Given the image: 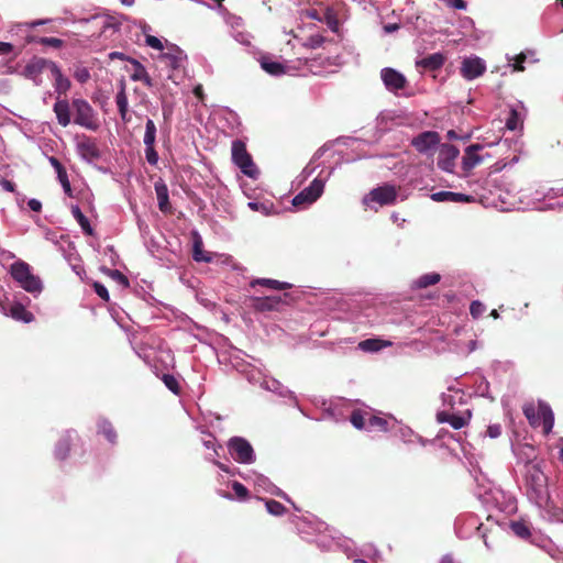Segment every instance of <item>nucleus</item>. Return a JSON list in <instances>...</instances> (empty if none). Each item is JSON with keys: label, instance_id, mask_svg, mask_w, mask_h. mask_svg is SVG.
I'll use <instances>...</instances> for the list:
<instances>
[{"label": "nucleus", "instance_id": "nucleus-63", "mask_svg": "<svg viewBox=\"0 0 563 563\" xmlns=\"http://www.w3.org/2000/svg\"><path fill=\"white\" fill-rule=\"evenodd\" d=\"M194 95L199 99V100H203L205 98V93H203V89H202V86L201 85H197L195 88H194Z\"/></svg>", "mask_w": 563, "mask_h": 563}, {"label": "nucleus", "instance_id": "nucleus-41", "mask_svg": "<svg viewBox=\"0 0 563 563\" xmlns=\"http://www.w3.org/2000/svg\"><path fill=\"white\" fill-rule=\"evenodd\" d=\"M350 421L356 429H367V420H365L362 411L360 410H354L351 413Z\"/></svg>", "mask_w": 563, "mask_h": 563}, {"label": "nucleus", "instance_id": "nucleus-15", "mask_svg": "<svg viewBox=\"0 0 563 563\" xmlns=\"http://www.w3.org/2000/svg\"><path fill=\"white\" fill-rule=\"evenodd\" d=\"M192 240V258L196 262L210 263L213 260V254L203 250V242L197 231L191 233Z\"/></svg>", "mask_w": 563, "mask_h": 563}, {"label": "nucleus", "instance_id": "nucleus-57", "mask_svg": "<svg viewBox=\"0 0 563 563\" xmlns=\"http://www.w3.org/2000/svg\"><path fill=\"white\" fill-rule=\"evenodd\" d=\"M303 14H305V16H307L311 20H317L320 22H322V19H323V16H321L316 9H307L303 11Z\"/></svg>", "mask_w": 563, "mask_h": 563}, {"label": "nucleus", "instance_id": "nucleus-8", "mask_svg": "<svg viewBox=\"0 0 563 563\" xmlns=\"http://www.w3.org/2000/svg\"><path fill=\"white\" fill-rule=\"evenodd\" d=\"M398 196L396 186L384 184L377 188L372 189L364 198V203L368 205L369 201L377 202L379 206L394 205Z\"/></svg>", "mask_w": 563, "mask_h": 563}, {"label": "nucleus", "instance_id": "nucleus-30", "mask_svg": "<svg viewBox=\"0 0 563 563\" xmlns=\"http://www.w3.org/2000/svg\"><path fill=\"white\" fill-rule=\"evenodd\" d=\"M510 529L511 531L521 539H528L531 537V531L529 525L523 521H511L510 522Z\"/></svg>", "mask_w": 563, "mask_h": 563}, {"label": "nucleus", "instance_id": "nucleus-64", "mask_svg": "<svg viewBox=\"0 0 563 563\" xmlns=\"http://www.w3.org/2000/svg\"><path fill=\"white\" fill-rule=\"evenodd\" d=\"M398 27H399L398 24H387L384 26L385 31L388 33L398 30Z\"/></svg>", "mask_w": 563, "mask_h": 563}, {"label": "nucleus", "instance_id": "nucleus-61", "mask_svg": "<svg viewBox=\"0 0 563 563\" xmlns=\"http://www.w3.org/2000/svg\"><path fill=\"white\" fill-rule=\"evenodd\" d=\"M249 207L253 210V211H263V212H266L267 211V208L265 205L263 203H258V202H249Z\"/></svg>", "mask_w": 563, "mask_h": 563}, {"label": "nucleus", "instance_id": "nucleus-14", "mask_svg": "<svg viewBox=\"0 0 563 563\" xmlns=\"http://www.w3.org/2000/svg\"><path fill=\"white\" fill-rule=\"evenodd\" d=\"M1 311L5 316H10L12 319L16 321H22L24 323H30L33 321L34 316L30 312L22 303L14 302L9 308L5 306H1Z\"/></svg>", "mask_w": 563, "mask_h": 563}, {"label": "nucleus", "instance_id": "nucleus-40", "mask_svg": "<svg viewBox=\"0 0 563 563\" xmlns=\"http://www.w3.org/2000/svg\"><path fill=\"white\" fill-rule=\"evenodd\" d=\"M133 65L135 66V71L132 75L133 80L144 81L146 85H151V79L145 70V68L137 60H133Z\"/></svg>", "mask_w": 563, "mask_h": 563}, {"label": "nucleus", "instance_id": "nucleus-34", "mask_svg": "<svg viewBox=\"0 0 563 563\" xmlns=\"http://www.w3.org/2000/svg\"><path fill=\"white\" fill-rule=\"evenodd\" d=\"M92 21L97 22L101 29L102 32H106L108 29L117 30L118 23L114 18L108 16V15H95L92 18Z\"/></svg>", "mask_w": 563, "mask_h": 563}, {"label": "nucleus", "instance_id": "nucleus-46", "mask_svg": "<svg viewBox=\"0 0 563 563\" xmlns=\"http://www.w3.org/2000/svg\"><path fill=\"white\" fill-rule=\"evenodd\" d=\"M441 154L445 155V157L449 159H455L459 156L460 151L454 145L444 144L442 145Z\"/></svg>", "mask_w": 563, "mask_h": 563}, {"label": "nucleus", "instance_id": "nucleus-19", "mask_svg": "<svg viewBox=\"0 0 563 563\" xmlns=\"http://www.w3.org/2000/svg\"><path fill=\"white\" fill-rule=\"evenodd\" d=\"M434 201H451V202H473L475 198L473 196L453 192V191H439L431 195Z\"/></svg>", "mask_w": 563, "mask_h": 563}, {"label": "nucleus", "instance_id": "nucleus-3", "mask_svg": "<svg viewBox=\"0 0 563 563\" xmlns=\"http://www.w3.org/2000/svg\"><path fill=\"white\" fill-rule=\"evenodd\" d=\"M75 111L74 122L87 130L96 131L99 129L100 123L98 115L93 108L85 99H74L71 102Z\"/></svg>", "mask_w": 563, "mask_h": 563}, {"label": "nucleus", "instance_id": "nucleus-47", "mask_svg": "<svg viewBox=\"0 0 563 563\" xmlns=\"http://www.w3.org/2000/svg\"><path fill=\"white\" fill-rule=\"evenodd\" d=\"M232 489L240 499L249 496V489L240 482H233Z\"/></svg>", "mask_w": 563, "mask_h": 563}, {"label": "nucleus", "instance_id": "nucleus-20", "mask_svg": "<svg viewBox=\"0 0 563 563\" xmlns=\"http://www.w3.org/2000/svg\"><path fill=\"white\" fill-rule=\"evenodd\" d=\"M115 104L118 107L120 117L122 121L128 122L129 118V101L125 92V82L123 80L120 81L119 91L115 95Z\"/></svg>", "mask_w": 563, "mask_h": 563}, {"label": "nucleus", "instance_id": "nucleus-54", "mask_svg": "<svg viewBox=\"0 0 563 563\" xmlns=\"http://www.w3.org/2000/svg\"><path fill=\"white\" fill-rule=\"evenodd\" d=\"M203 445L208 449V450H212L214 452V454L217 456H219V453L217 451V440L214 437H212L211 434L208 435L207 439L203 440Z\"/></svg>", "mask_w": 563, "mask_h": 563}, {"label": "nucleus", "instance_id": "nucleus-27", "mask_svg": "<svg viewBox=\"0 0 563 563\" xmlns=\"http://www.w3.org/2000/svg\"><path fill=\"white\" fill-rule=\"evenodd\" d=\"M71 214L75 218V220L78 222V224L80 225L84 233H86L87 235L93 234V229L91 228L88 218L81 212V210L78 206L71 207Z\"/></svg>", "mask_w": 563, "mask_h": 563}, {"label": "nucleus", "instance_id": "nucleus-53", "mask_svg": "<svg viewBox=\"0 0 563 563\" xmlns=\"http://www.w3.org/2000/svg\"><path fill=\"white\" fill-rule=\"evenodd\" d=\"M501 434V426L499 423H494L488 426L487 435L492 439H496Z\"/></svg>", "mask_w": 563, "mask_h": 563}, {"label": "nucleus", "instance_id": "nucleus-9", "mask_svg": "<svg viewBox=\"0 0 563 563\" xmlns=\"http://www.w3.org/2000/svg\"><path fill=\"white\" fill-rule=\"evenodd\" d=\"M548 478L538 464L526 466V484L539 497L547 488Z\"/></svg>", "mask_w": 563, "mask_h": 563}, {"label": "nucleus", "instance_id": "nucleus-58", "mask_svg": "<svg viewBox=\"0 0 563 563\" xmlns=\"http://www.w3.org/2000/svg\"><path fill=\"white\" fill-rule=\"evenodd\" d=\"M29 208L34 212H40L42 210V202L35 198H32L27 201Z\"/></svg>", "mask_w": 563, "mask_h": 563}, {"label": "nucleus", "instance_id": "nucleus-7", "mask_svg": "<svg viewBox=\"0 0 563 563\" xmlns=\"http://www.w3.org/2000/svg\"><path fill=\"white\" fill-rule=\"evenodd\" d=\"M229 450L233 459L242 464L254 462V451L250 442L243 438H232L229 441Z\"/></svg>", "mask_w": 563, "mask_h": 563}, {"label": "nucleus", "instance_id": "nucleus-50", "mask_svg": "<svg viewBox=\"0 0 563 563\" xmlns=\"http://www.w3.org/2000/svg\"><path fill=\"white\" fill-rule=\"evenodd\" d=\"M46 71H49L54 80L57 79V77L62 76V70L59 66L52 60H46Z\"/></svg>", "mask_w": 563, "mask_h": 563}, {"label": "nucleus", "instance_id": "nucleus-37", "mask_svg": "<svg viewBox=\"0 0 563 563\" xmlns=\"http://www.w3.org/2000/svg\"><path fill=\"white\" fill-rule=\"evenodd\" d=\"M265 506L267 511L273 516H283L287 511L286 507L275 499L266 500Z\"/></svg>", "mask_w": 563, "mask_h": 563}, {"label": "nucleus", "instance_id": "nucleus-25", "mask_svg": "<svg viewBox=\"0 0 563 563\" xmlns=\"http://www.w3.org/2000/svg\"><path fill=\"white\" fill-rule=\"evenodd\" d=\"M250 285L252 287L261 285V286H264V287H267L271 289H275V290H287L292 287V285L289 283L279 282V280L271 279V278H257V279L252 280Z\"/></svg>", "mask_w": 563, "mask_h": 563}, {"label": "nucleus", "instance_id": "nucleus-32", "mask_svg": "<svg viewBox=\"0 0 563 563\" xmlns=\"http://www.w3.org/2000/svg\"><path fill=\"white\" fill-rule=\"evenodd\" d=\"M322 21L327 23L332 32L336 33L339 31V20L333 9H325Z\"/></svg>", "mask_w": 563, "mask_h": 563}, {"label": "nucleus", "instance_id": "nucleus-6", "mask_svg": "<svg viewBox=\"0 0 563 563\" xmlns=\"http://www.w3.org/2000/svg\"><path fill=\"white\" fill-rule=\"evenodd\" d=\"M291 296L284 294L283 296L252 297L250 299L251 307L258 312L277 311L282 305H289Z\"/></svg>", "mask_w": 563, "mask_h": 563}, {"label": "nucleus", "instance_id": "nucleus-4", "mask_svg": "<svg viewBox=\"0 0 563 563\" xmlns=\"http://www.w3.org/2000/svg\"><path fill=\"white\" fill-rule=\"evenodd\" d=\"M232 161L249 177H255L258 173L245 143L241 140L232 142Z\"/></svg>", "mask_w": 563, "mask_h": 563}, {"label": "nucleus", "instance_id": "nucleus-17", "mask_svg": "<svg viewBox=\"0 0 563 563\" xmlns=\"http://www.w3.org/2000/svg\"><path fill=\"white\" fill-rule=\"evenodd\" d=\"M53 110L56 114L57 122L62 126L66 128L69 125L71 121L70 106L66 99H57V101L54 103Z\"/></svg>", "mask_w": 563, "mask_h": 563}, {"label": "nucleus", "instance_id": "nucleus-33", "mask_svg": "<svg viewBox=\"0 0 563 563\" xmlns=\"http://www.w3.org/2000/svg\"><path fill=\"white\" fill-rule=\"evenodd\" d=\"M69 439L70 433L68 432L67 435L63 439H60L55 448V456L58 460L66 459L68 451H69Z\"/></svg>", "mask_w": 563, "mask_h": 563}, {"label": "nucleus", "instance_id": "nucleus-36", "mask_svg": "<svg viewBox=\"0 0 563 563\" xmlns=\"http://www.w3.org/2000/svg\"><path fill=\"white\" fill-rule=\"evenodd\" d=\"M367 429L368 430L378 429V430L385 432L388 430V421L382 417L371 416L367 419Z\"/></svg>", "mask_w": 563, "mask_h": 563}, {"label": "nucleus", "instance_id": "nucleus-43", "mask_svg": "<svg viewBox=\"0 0 563 563\" xmlns=\"http://www.w3.org/2000/svg\"><path fill=\"white\" fill-rule=\"evenodd\" d=\"M519 124H520L519 113L515 109H511L508 118L506 119V128L510 131H515L518 129Z\"/></svg>", "mask_w": 563, "mask_h": 563}, {"label": "nucleus", "instance_id": "nucleus-39", "mask_svg": "<svg viewBox=\"0 0 563 563\" xmlns=\"http://www.w3.org/2000/svg\"><path fill=\"white\" fill-rule=\"evenodd\" d=\"M466 415V417H463L452 413L449 424L455 430L462 429L468 423V420L471 419V411L467 410Z\"/></svg>", "mask_w": 563, "mask_h": 563}, {"label": "nucleus", "instance_id": "nucleus-13", "mask_svg": "<svg viewBox=\"0 0 563 563\" xmlns=\"http://www.w3.org/2000/svg\"><path fill=\"white\" fill-rule=\"evenodd\" d=\"M445 55L433 53L416 62V67L421 71H433L440 69L445 63Z\"/></svg>", "mask_w": 563, "mask_h": 563}, {"label": "nucleus", "instance_id": "nucleus-44", "mask_svg": "<svg viewBox=\"0 0 563 563\" xmlns=\"http://www.w3.org/2000/svg\"><path fill=\"white\" fill-rule=\"evenodd\" d=\"M325 42V37L320 34H314L309 36L303 43L305 47L308 48H317L320 47Z\"/></svg>", "mask_w": 563, "mask_h": 563}, {"label": "nucleus", "instance_id": "nucleus-21", "mask_svg": "<svg viewBox=\"0 0 563 563\" xmlns=\"http://www.w3.org/2000/svg\"><path fill=\"white\" fill-rule=\"evenodd\" d=\"M78 152L81 157L87 161H92L100 157V151L97 144L89 139H85L78 143Z\"/></svg>", "mask_w": 563, "mask_h": 563}, {"label": "nucleus", "instance_id": "nucleus-59", "mask_svg": "<svg viewBox=\"0 0 563 563\" xmlns=\"http://www.w3.org/2000/svg\"><path fill=\"white\" fill-rule=\"evenodd\" d=\"M451 416H452V413H450L448 411H440L437 413V420L440 423H449Z\"/></svg>", "mask_w": 563, "mask_h": 563}, {"label": "nucleus", "instance_id": "nucleus-26", "mask_svg": "<svg viewBox=\"0 0 563 563\" xmlns=\"http://www.w3.org/2000/svg\"><path fill=\"white\" fill-rule=\"evenodd\" d=\"M261 67L272 76H280L286 73V67L279 62L272 60L268 57H263L261 59Z\"/></svg>", "mask_w": 563, "mask_h": 563}, {"label": "nucleus", "instance_id": "nucleus-52", "mask_svg": "<svg viewBox=\"0 0 563 563\" xmlns=\"http://www.w3.org/2000/svg\"><path fill=\"white\" fill-rule=\"evenodd\" d=\"M93 288H95V291L96 294L103 300L108 301L109 300V291L108 289L106 288L104 285L100 284V283H95L93 285Z\"/></svg>", "mask_w": 563, "mask_h": 563}, {"label": "nucleus", "instance_id": "nucleus-23", "mask_svg": "<svg viewBox=\"0 0 563 563\" xmlns=\"http://www.w3.org/2000/svg\"><path fill=\"white\" fill-rule=\"evenodd\" d=\"M155 192L158 201V208L162 212L170 211V203L168 200V189L163 180L155 183Z\"/></svg>", "mask_w": 563, "mask_h": 563}, {"label": "nucleus", "instance_id": "nucleus-56", "mask_svg": "<svg viewBox=\"0 0 563 563\" xmlns=\"http://www.w3.org/2000/svg\"><path fill=\"white\" fill-rule=\"evenodd\" d=\"M89 77L90 74L86 68L78 69L75 73V78L81 84L86 82L89 79Z\"/></svg>", "mask_w": 563, "mask_h": 563}, {"label": "nucleus", "instance_id": "nucleus-31", "mask_svg": "<svg viewBox=\"0 0 563 563\" xmlns=\"http://www.w3.org/2000/svg\"><path fill=\"white\" fill-rule=\"evenodd\" d=\"M391 345V342L389 341H380L377 339H367L360 343V347L364 351H371V352H377L384 346Z\"/></svg>", "mask_w": 563, "mask_h": 563}, {"label": "nucleus", "instance_id": "nucleus-35", "mask_svg": "<svg viewBox=\"0 0 563 563\" xmlns=\"http://www.w3.org/2000/svg\"><path fill=\"white\" fill-rule=\"evenodd\" d=\"M156 126L153 120L147 119L145 125L144 144L145 146H152L155 143Z\"/></svg>", "mask_w": 563, "mask_h": 563}, {"label": "nucleus", "instance_id": "nucleus-22", "mask_svg": "<svg viewBox=\"0 0 563 563\" xmlns=\"http://www.w3.org/2000/svg\"><path fill=\"white\" fill-rule=\"evenodd\" d=\"M538 415L542 419L543 432L549 434L554 426V415L550 406L545 402H540L538 406Z\"/></svg>", "mask_w": 563, "mask_h": 563}, {"label": "nucleus", "instance_id": "nucleus-24", "mask_svg": "<svg viewBox=\"0 0 563 563\" xmlns=\"http://www.w3.org/2000/svg\"><path fill=\"white\" fill-rule=\"evenodd\" d=\"M48 162L53 166V168L55 169V172L57 174V178H58V180H59L64 191L65 192H70V190H71L70 183H69V179H68V176H67V172L64 168V166L62 165V163L56 157H54V156H51L48 158Z\"/></svg>", "mask_w": 563, "mask_h": 563}, {"label": "nucleus", "instance_id": "nucleus-28", "mask_svg": "<svg viewBox=\"0 0 563 563\" xmlns=\"http://www.w3.org/2000/svg\"><path fill=\"white\" fill-rule=\"evenodd\" d=\"M142 30L145 35V43L148 47H151L155 51H159V52L164 49L165 45H164L163 40L148 34V32L151 31V27L146 23L142 24Z\"/></svg>", "mask_w": 563, "mask_h": 563}, {"label": "nucleus", "instance_id": "nucleus-49", "mask_svg": "<svg viewBox=\"0 0 563 563\" xmlns=\"http://www.w3.org/2000/svg\"><path fill=\"white\" fill-rule=\"evenodd\" d=\"M109 275H110V277L113 280H115L117 283H119L123 287H128L129 286L128 278L120 271H118V269L109 271Z\"/></svg>", "mask_w": 563, "mask_h": 563}, {"label": "nucleus", "instance_id": "nucleus-62", "mask_svg": "<svg viewBox=\"0 0 563 563\" xmlns=\"http://www.w3.org/2000/svg\"><path fill=\"white\" fill-rule=\"evenodd\" d=\"M12 51V45L10 43L0 42V55L9 54Z\"/></svg>", "mask_w": 563, "mask_h": 563}, {"label": "nucleus", "instance_id": "nucleus-2", "mask_svg": "<svg viewBox=\"0 0 563 563\" xmlns=\"http://www.w3.org/2000/svg\"><path fill=\"white\" fill-rule=\"evenodd\" d=\"M156 375L162 378L166 387L176 394V377L173 373L175 357L170 350H159L156 355Z\"/></svg>", "mask_w": 563, "mask_h": 563}, {"label": "nucleus", "instance_id": "nucleus-60", "mask_svg": "<svg viewBox=\"0 0 563 563\" xmlns=\"http://www.w3.org/2000/svg\"><path fill=\"white\" fill-rule=\"evenodd\" d=\"M2 188L8 191V192H13L14 191V184L10 180H7V179H2L0 181Z\"/></svg>", "mask_w": 563, "mask_h": 563}, {"label": "nucleus", "instance_id": "nucleus-16", "mask_svg": "<svg viewBox=\"0 0 563 563\" xmlns=\"http://www.w3.org/2000/svg\"><path fill=\"white\" fill-rule=\"evenodd\" d=\"M46 60L44 58L32 59L24 68L25 76L32 79L35 85H41V74L46 71Z\"/></svg>", "mask_w": 563, "mask_h": 563}, {"label": "nucleus", "instance_id": "nucleus-45", "mask_svg": "<svg viewBox=\"0 0 563 563\" xmlns=\"http://www.w3.org/2000/svg\"><path fill=\"white\" fill-rule=\"evenodd\" d=\"M485 310V306L478 300L473 301L470 306V313L474 319L479 318Z\"/></svg>", "mask_w": 563, "mask_h": 563}, {"label": "nucleus", "instance_id": "nucleus-12", "mask_svg": "<svg viewBox=\"0 0 563 563\" xmlns=\"http://www.w3.org/2000/svg\"><path fill=\"white\" fill-rule=\"evenodd\" d=\"M440 142V135L434 131H427L416 136L411 144L420 153L429 151Z\"/></svg>", "mask_w": 563, "mask_h": 563}, {"label": "nucleus", "instance_id": "nucleus-1", "mask_svg": "<svg viewBox=\"0 0 563 563\" xmlns=\"http://www.w3.org/2000/svg\"><path fill=\"white\" fill-rule=\"evenodd\" d=\"M12 278L30 294H40L43 289L40 277L31 273V267L23 261L14 262L10 267Z\"/></svg>", "mask_w": 563, "mask_h": 563}, {"label": "nucleus", "instance_id": "nucleus-51", "mask_svg": "<svg viewBox=\"0 0 563 563\" xmlns=\"http://www.w3.org/2000/svg\"><path fill=\"white\" fill-rule=\"evenodd\" d=\"M145 155L146 159L151 165H155L158 162V155L156 151L154 150V145L152 146H145Z\"/></svg>", "mask_w": 563, "mask_h": 563}, {"label": "nucleus", "instance_id": "nucleus-29", "mask_svg": "<svg viewBox=\"0 0 563 563\" xmlns=\"http://www.w3.org/2000/svg\"><path fill=\"white\" fill-rule=\"evenodd\" d=\"M441 280V276L438 273H429L420 276L416 282V288L422 289L429 286L435 285Z\"/></svg>", "mask_w": 563, "mask_h": 563}, {"label": "nucleus", "instance_id": "nucleus-11", "mask_svg": "<svg viewBox=\"0 0 563 563\" xmlns=\"http://www.w3.org/2000/svg\"><path fill=\"white\" fill-rule=\"evenodd\" d=\"M485 70L486 65L479 57L465 58L462 62L461 75L467 80H473L482 76Z\"/></svg>", "mask_w": 563, "mask_h": 563}, {"label": "nucleus", "instance_id": "nucleus-5", "mask_svg": "<svg viewBox=\"0 0 563 563\" xmlns=\"http://www.w3.org/2000/svg\"><path fill=\"white\" fill-rule=\"evenodd\" d=\"M323 190L324 180L320 178H314L308 187L302 189L292 198V206L303 208L308 205H311L314 201H317L318 198L321 197Z\"/></svg>", "mask_w": 563, "mask_h": 563}, {"label": "nucleus", "instance_id": "nucleus-55", "mask_svg": "<svg viewBox=\"0 0 563 563\" xmlns=\"http://www.w3.org/2000/svg\"><path fill=\"white\" fill-rule=\"evenodd\" d=\"M526 55L523 53H520L519 55H517V57L515 58V63H514V70L516 71H523L525 70V67H523V63L526 62Z\"/></svg>", "mask_w": 563, "mask_h": 563}, {"label": "nucleus", "instance_id": "nucleus-38", "mask_svg": "<svg viewBox=\"0 0 563 563\" xmlns=\"http://www.w3.org/2000/svg\"><path fill=\"white\" fill-rule=\"evenodd\" d=\"M99 431L102 432L104 434V437L107 438V440L110 442V443H114L115 442V439H117V433L115 431L113 430L111 423L107 420H101L99 422Z\"/></svg>", "mask_w": 563, "mask_h": 563}, {"label": "nucleus", "instance_id": "nucleus-18", "mask_svg": "<svg viewBox=\"0 0 563 563\" xmlns=\"http://www.w3.org/2000/svg\"><path fill=\"white\" fill-rule=\"evenodd\" d=\"M483 148L481 144H472L465 150V154L463 156V169L468 172L473 169L476 165L482 163V157L477 154L478 151Z\"/></svg>", "mask_w": 563, "mask_h": 563}, {"label": "nucleus", "instance_id": "nucleus-10", "mask_svg": "<svg viewBox=\"0 0 563 563\" xmlns=\"http://www.w3.org/2000/svg\"><path fill=\"white\" fill-rule=\"evenodd\" d=\"M382 80L389 91L396 92L404 89L408 81L406 77L394 68H384L380 73Z\"/></svg>", "mask_w": 563, "mask_h": 563}, {"label": "nucleus", "instance_id": "nucleus-48", "mask_svg": "<svg viewBox=\"0 0 563 563\" xmlns=\"http://www.w3.org/2000/svg\"><path fill=\"white\" fill-rule=\"evenodd\" d=\"M38 43L46 45V46L54 47V48H59L64 44V42L57 37H41L38 40Z\"/></svg>", "mask_w": 563, "mask_h": 563}, {"label": "nucleus", "instance_id": "nucleus-42", "mask_svg": "<svg viewBox=\"0 0 563 563\" xmlns=\"http://www.w3.org/2000/svg\"><path fill=\"white\" fill-rule=\"evenodd\" d=\"M55 91L58 95L66 93L70 88V80L65 77L64 75L57 77V79L54 82Z\"/></svg>", "mask_w": 563, "mask_h": 563}]
</instances>
